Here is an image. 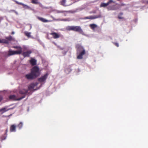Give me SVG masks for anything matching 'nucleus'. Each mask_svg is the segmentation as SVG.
I'll list each match as a JSON object with an SVG mask.
<instances>
[{"label":"nucleus","instance_id":"1","mask_svg":"<svg viewBox=\"0 0 148 148\" xmlns=\"http://www.w3.org/2000/svg\"><path fill=\"white\" fill-rule=\"evenodd\" d=\"M38 83L36 82L35 83H33L31 84L28 87V90H26L25 89H23L19 91L20 94L23 95V96H25V95L27 94H29L30 92H33L35 90H36L37 89H34V88L37 85Z\"/></svg>","mask_w":148,"mask_h":148},{"label":"nucleus","instance_id":"2","mask_svg":"<svg viewBox=\"0 0 148 148\" xmlns=\"http://www.w3.org/2000/svg\"><path fill=\"white\" fill-rule=\"evenodd\" d=\"M67 30H73L75 32H79L80 34L86 36L88 37V35L84 34L83 30L80 26H68L66 28Z\"/></svg>","mask_w":148,"mask_h":148},{"label":"nucleus","instance_id":"3","mask_svg":"<svg viewBox=\"0 0 148 148\" xmlns=\"http://www.w3.org/2000/svg\"><path fill=\"white\" fill-rule=\"evenodd\" d=\"M76 47L77 48V53H80L77 56V58L79 59H82L83 58V55L85 54V50L82 47L79 45H77Z\"/></svg>","mask_w":148,"mask_h":148},{"label":"nucleus","instance_id":"4","mask_svg":"<svg viewBox=\"0 0 148 148\" xmlns=\"http://www.w3.org/2000/svg\"><path fill=\"white\" fill-rule=\"evenodd\" d=\"M14 48L17 49H19L18 51H12L9 50L8 51V55L9 56L17 54H20L22 52V48L20 46H16L14 47Z\"/></svg>","mask_w":148,"mask_h":148},{"label":"nucleus","instance_id":"5","mask_svg":"<svg viewBox=\"0 0 148 148\" xmlns=\"http://www.w3.org/2000/svg\"><path fill=\"white\" fill-rule=\"evenodd\" d=\"M31 73L36 78L40 74L39 69L37 66H34L32 69Z\"/></svg>","mask_w":148,"mask_h":148},{"label":"nucleus","instance_id":"6","mask_svg":"<svg viewBox=\"0 0 148 148\" xmlns=\"http://www.w3.org/2000/svg\"><path fill=\"white\" fill-rule=\"evenodd\" d=\"M25 97V96H22L19 98H18L15 95H11L9 96V99L12 100H20Z\"/></svg>","mask_w":148,"mask_h":148},{"label":"nucleus","instance_id":"7","mask_svg":"<svg viewBox=\"0 0 148 148\" xmlns=\"http://www.w3.org/2000/svg\"><path fill=\"white\" fill-rule=\"evenodd\" d=\"M115 2L112 0H109L106 3H101L100 5V7L105 8L109 4H111L112 3H115Z\"/></svg>","mask_w":148,"mask_h":148},{"label":"nucleus","instance_id":"8","mask_svg":"<svg viewBox=\"0 0 148 148\" xmlns=\"http://www.w3.org/2000/svg\"><path fill=\"white\" fill-rule=\"evenodd\" d=\"M48 76V74L47 73L45 74L43 76L38 79V81L40 82H44L47 78Z\"/></svg>","mask_w":148,"mask_h":148},{"label":"nucleus","instance_id":"9","mask_svg":"<svg viewBox=\"0 0 148 148\" xmlns=\"http://www.w3.org/2000/svg\"><path fill=\"white\" fill-rule=\"evenodd\" d=\"M101 17V15H98L94 16H89L86 17L84 18V19H96L98 18H99Z\"/></svg>","mask_w":148,"mask_h":148},{"label":"nucleus","instance_id":"10","mask_svg":"<svg viewBox=\"0 0 148 148\" xmlns=\"http://www.w3.org/2000/svg\"><path fill=\"white\" fill-rule=\"evenodd\" d=\"M25 77L28 79L31 80L35 78V77L32 74V73L27 74L25 76Z\"/></svg>","mask_w":148,"mask_h":148},{"label":"nucleus","instance_id":"11","mask_svg":"<svg viewBox=\"0 0 148 148\" xmlns=\"http://www.w3.org/2000/svg\"><path fill=\"white\" fill-rule=\"evenodd\" d=\"M16 126L15 125L13 124L11 125L10 127V132H16Z\"/></svg>","mask_w":148,"mask_h":148},{"label":"nucleus","instance_id":"12","mask_svg":"<svg viewBox=\"0 0 148 148\" xmlns=\"http://www.w3.org/2000/svg\"><path fill=\"white\" fill-rule=\"evenodd\" d=\"M31 50H28L27 51L24 52L22 53L24 57H29L30 54L32 53Z\"/></svg>","mask_w":148,"mask_h":148},{"label":"nucleus","instance_id":"13","mask_svg":"<svg viewBox=\"0 0 148 148\" xmlns=\"http://www.w3.org/2000/svg\"><path fill=\"white\" fill-rule=\"evenodd\" d=\"M12 109L13 108L7 109V107H5L2 108L0 109V112H2L1 114H3L5 112Z\"/></svg>","mask_w":148,"mask_h":148},{"label":"nucleus","instance_id":"14","mask_svg":"<svg viewBox=\"0 0 148 148\" xmlns=\"http://www.w3.org/2000/svg\"><path fill=\"white\" fill-rule=\"evenodd\" d=\"M89 26L94 32L95 31V29L98 27L97 25L96 24H90L89 25Z\"/></svg>","mask_w":148,"mask_h":148},{"label":"nucleus","instance_id":"15","mask_svg":"<svg viewBox=\"0 0 148 148\" xmlns=\"http://www.w3.org/2000/svg\"><path fill=\"white\" fill-rule=\"evenodd\" d=\"M50 34L53 36V38L55 39L57 38L60 37V35L55 32L51 33Z\"/></svg>","mask_w":148,"mask_h":148},{"label":"nucleus","instance_id":"16","mask_svg":"<svg viewBox=\"0 0 148 148\" xmlns=\"http://www.w3.org/2000/svg\"><path fill=\"white\" fill-rule=\"evenodd\" d=\"M38 19L40 20V21H41L43 22L44 23H47V22H50L51 21L50 20H47L44 18L40 17H38Z\"/></svg>","mask_w":148,"mask_h":148},{"label":"nucleus","instance_id":"17","mask_svg":"<svg viewBox=\"0 0 148 148\" xmlns=\"http://www.w3.org/2000/svg\"><path fill=\"white\" fill-rule=\"evenodd\" d=\"M37 61L34 59L32 58L30 61L31 64L32 65H35L36 64Z\"/></svg>","mask_w":148,"mask_h":148},{"label":"nucleus","instance_id":"18","mask_svg":"<svg viewBox=\"0 0 148 148\" xmlns=\"http://www.w3.org/2000/svg\"><path fill=\"white\" fill-rule=\"evenodd\" d=\"M53 11L55 12L56 13H63L65 12H68V11H64V10H53Z\"/></svg>","mask_w":148,"mask_h":148},{"label":"nucleus","instance_id":"19","mask_svg":"<svg viewBox=\"0 0 148 148\" xmlns=\"http://www.w3.org/2000/svg\"><path fill=\"white\" fill-rule=\"evenodd\" d=\"M115 5H113L111 7H109L107 8L108 10H116L118 9V8L115 7Z\"/></svg>","mask_w":148,"mask_h":148},{"label":"nucleus","instance_id":"20","mask_svg":"<svg viewBox=\"0 0 148 148\" xmlns=\"http://www.w3.org/2000/svg\"><path fill=\"white\" fill-rule=\"evenodd\" d=\"M9 43L8 40H7L4 39H0V43H4L5 44H8Z\"/></svg>","mask_w":148,"mask_h":148},{"label":"nucleus","instance_id":"21","mask_svg":"<svg viewBox=\"0 0 148 148\" xmlns=\"http://www.w3.org/2000/svg\"><path fill=\"white\" fill-rule=\"evenodd\" d=\"M66 0H62L60 2V3L61 5L64 6H66L67 5H66Z\"/></svg>","mask_w":148,"mask_h":148},{"label":"nucleus","instance_id":"22","mask_svg":"<svg viewBox=\"0 0 148 148\" xmlns=\"http://www.w3.org/2000/svg\"><path fill=\"white\" fill-rule=\"evenodd\" d=\"M23 123L21 122L19 123L17 125V127L18 128L19 130H21L23 127Z\"/></svg>","mask_w":148,"mask_h":148},{"label":"nucleus","instance_id":"23","mask_svg":"<svg viewBox=\"0 0 148 148\" xmlns=\"http://www.w3.org/2000/svg\"><path fill=\"white\" fill-rule=\"evenodd\" d=\"M72 71V70L69 68H67L65 70V73L67 74H69Z\"/></svg>","mask_w":148,"mask_h":148},{"label":"nucleus","instance_id":"24","mask_svg":"<svg viewBox=\"0 0 148 148\" xmlns=\"http://www.w3.org/2000/svg\"><path fill=\"white\" fill-rule=\"evenodd\" d=\"M24 34L26 36H27L28 37H31L30 34H31V33L30 32H28L27 31L25 32Z\"/></svg>","mask_w":148,"mask_h":148},{"label":"nucleus","instance_id":"25","mask_svg":"<svg viewBox=\"0 0 148 148\" xmlns=\"http://www.w3.org/2000/svg\"><path fill=\"white\" fill-rule=\"evenodd\" d=\"M61 21H71L72 20L71 19H70V18H65V19H62V20H61Z\"/></svg>","mask_w":148,"mask_h":148},{"label":"nucleus","instance_id":"26","mask_svg":"<svg viewBox=\"0 0 148 148\" xmlns=\"http://www.w3.org/2000/svg\"><path fill=\"white\" fill-rule=\"evenodd\" d=\"M21 5H22L23 6V7H24V8H25L27 9V8H30V7L29 6H28V5H27L25 4H23V3H22V4Z\"/></svg>","mask_w":148,"mask_h":148},{"label":"nucleus","instance_id":"27","mask_svg":"<svg viewBox=\"0 0 148 148\" xmlns=\"http://www.w3.org/2000/svg\"><path fill=\"white\" fill-rule=\"evenodd\" d=\"M32 2L34 4H38L39 2L37 0H32Z\"/></svg>","mask_w":148,"mask_h":148},{"label":"nucleus","instance_id":"28","mask_svg":"<svg viewBox=\"0 0 148 148\" xmlns=\"http://www.w3.org/2000/svg\"><path fill=\"white\" fill-rule=\"evenodd\" d=\"M12 37L10 36V37H6V39H7V40H11L12 39Z\"/></svg>","mask_w":148,"mask_h":148},{"label":"nucleus","instance_id":"29","mask_svg":"<svg viewBox=\"0 0 148 148\" xmlns=\"http://www.w3.org/2000/svg\"><path fill=\"white\" fill-rule=\"evenodd\" d=\"M14 1L17 4H19V5H21L22 4V3H20V2H18V1Z\"/></svg>","mask_w":148,"mask_h":148},{"label":"nucleus","instance_id":"30","mask_svg":"<svg viewBox=\"0 0 148 148\" xmlns=\"http://www.w3.org/2000/svg\"><path fill=\"white\" fill-rule=\"evenodd\" d=\"M114 44L117 47H118L119 46V45L118 43H117V42H114Z\"/></svg>","mask_w":148,"mask_h":148},{"label":"nucleus","instance_id":"31","mask_svg":"<svg viewBox=\"0 0 148 148\" xmlns=\"http://www.w3.org/2000/svg\"><path fill=\"white\" fill-rule=\"evenodd\" d=\"M57 47H58L59 48V49H61V50H63L64 49V48H62V47H61L60 46H57Z\"/></svg>","mask_w":148,"mask_h":148},{"label":"nucleus","instance_id":"32","mask_svg":"<svg viewBox=\"0 0 148 148\" xmlns=\"http://www.w3.org/2000/svg\"><path fill=\"white\" fill-rule=\"evenodd\" d=\"M61 20H62V19H56V20L55 21H61Z\"/></svg>","mask_w":148,"mask_h":148},{"label":"nucleus","instance_id":"33","mask_svg":"<svg viewBox=\"0 0 148 148\" xmlns=\"http://www.w3.org/2000/svg\"><path fill=\"white\" fill-rule=\"evenodd\" d=\"M51 18H52L53 19V20H55V21L56 20V19H55V18H54L53 16H51Z\"/></svg>","mask_w":148,"mask_h":148},{"label":"nucleus","instance_id":"34","mask_svg":"<svg viewBox=\"0 0 148 148\" xmlns=\"http://www.w3.org/2000/svg\"><path fill=\"white\" fill-rule=\"evenodd\" d=\"M12 11H14L15 13L16 14H17V15L18 14V13L17 12H16L14 10H12Z\"/></svg>","mask_w":148,"mask_h":148},{"label":"nucleus","instance_id":"35","mask_svg":"<svg viewBox=\"0 0 148 148\" xmlns=\"http://www.w3.org/2000/svg\"><path fill=\"white\" fill-rule=\"evenodd\" d=\"M23 48L24 49H27V47L25 46H23Z\"/></svg>","mask_w":148,"mask_h":148},{"label":"nucleus","instance_id":"36","mask_svg":"<svg viewBox=\"0 0 148 148\" xmlns=\"http://www.w3.org/2000/svg\"><path fill=\"white\" fill-rule=\"evenodd\" d=\"M30 25V29H29V30H30V29H32V25Z\"/></svg>","mask_w":148,"mask_h":148},{"label":"nucleus","instance_id":"37","mask_svg":"<svg viewBox=\"0 0 148 148\" xmlns=\"http://www.w3.org/2000/svg\"><path fill=\"white\" fill-rule=\"evenodd\" d=\"M8 129H7L6 130V132H5L6 134H7V133L8 132Z\"/></svg>","mask_w":148,"mask_h":148},{"label":"nucleus","instance_id":"38","mask_svg":"<svg viewBox=\"0 0 148 148\" xmlns=\"http://www.w3.org/2000/svg\"><path fill=\"white\" fill-rule=\"evenodd\" d=\"M53 42L56 46H58L57 45V44L54 42Z\"/></svg>","mask_w":148,"mask_h":148},{"label":"nucleus","instance_id":"39","mask_svg":"<svg viewBox=\"0 0 148 148\" xmlns=\"http://www.w3.org/2000/svg\"><path fill=\"white\" fill-rule=\"evenodd\" d=\"M2 99V97L1 96H0V101Z\"/></svg>","mask_w":148,"mask_h":148},{"label":"nucleus","instance_id":"40","mask_svg":"<svg viewBox=\"0 0 148 148\" xmlns=\"http://www.w3.org/2000/svg\"><path fill=\"white\" fill-rule=\"evenodd\" d=\"M118 18H119V19H121L122 18L121 17L119 16H118Z\"/></svg>","mask_w":148,"mask_h":148},{"label":"nucleus","instance_id":"41","mask_svg":"<svg viewBox=\"0 0 148 148\" xmlns=\"http://www.w3.org/2000/svg\"><path fill=\"white\" fill-rule=\"evenodd\" d=\"M12 34H14V32H12Z\"/></svg>","mask_w":148,"mask_h":148},{"label":"nucleus","instance_id":"42","mask_svg":"<svg viewBox=\"0 0 148 148\" xmlns=\"http://www.w3.org/2000/svg\"><path fill=\"white\" fill-rule=\"evenodd\" d=\"M6 137H5L3 139V140H5L6 138Z\"/></svg>","mask_w":148,"mask_h":148},{"label":"nucleus","instance_id":"43","mask_svg":"<svg viewBox=\"0 0 148 148\" xmlns=\"http://www.w3.org/2000/svg\"><path fill=\"white\" fill-rule=\"evenodd\" d=\"M67 51H66L65 52V54L67 52Z\"/></svg>","mask_w":148,"mask_h":148},{"label":"nucleus","instance_id":"44","mask_svg":"<svg viewBox=\"0 0 148 148\" xmlns=\"http://www.w3.org/2000/svg\"><path fill=\"white\" fill-rule=\"evenodd\" d=\"M120 14H121V15H122V14H123V13H121Z\"/></svg>","mask_w":148,"mask_h":148},{"label":"nucleus","instance_id":"45","mask_svg":"<svg viewBox=\"0 0 148 148\" xmlns=\"http://www.w3.org/2000/svg\"><path fill=\"white\" fill-rule=\"evenodd\" d=\"M78 71H80L79 70V69H78Z\"/></svg>","mask_w":148,"mask_h":148},{"label":"nucleus","instance_id":"46","mask_svg":"<svg viewBox=\"0 0 148 148\" xmlns=\"http://www.w3.org/2000/svg\"><path fill=\"white\" fill-rule=\"evenodd\" d=\"M64 16H66V15L65 14H64Z\"/></svg>","mask_w":148,"mask_h":148},{"label":"nucleus","instance_id":"47","mask_svg":"<svg viewBox=\"0 0 148 148\" xmlns=\"http://www.w3.org/2000/svg\"><path fill=\"white\" fill-rule=\"evenodd\" d=\"M147 3H148V1L147 2Z\"/></svg>","mask_w":148,"mask_h":148}]
</instances>
